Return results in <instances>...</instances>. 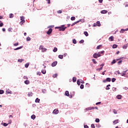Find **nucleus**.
<instances>
[{
	"instance_id": "nucleus-5",
	"label": "nucleus",
	"mask_w": 128,
	"mask_h": 128,
	"mask_svg": "<svg viewBox=\"0 0 128 128\" xmlns=\"http://www.w3.org/2000/svg\"><path fill=\"white\" fill-rule=\"evenodd\" d=\"M126 72H128V70L122 72V73H120L121 76H126Z\"/></svg>"
},
{
	"instance_id": "nucleus-21",
	"label": "nucleus",
	"mask_w": 128,
	"mask_h": 128,
	"mask_svg": "<svg viewBox=\"0 0 128 128\" xmlns=\"http://www.w3.org/2000/svg\"><path fill=\"white\" fill-rule=\"evenodd\" d=\"M58 58H60V60H62V58H64V55H59Z\"/></svg>"
},
{
	"instance_id": "nucleus-1",
	"label": "nucleus",
	"mask_w": 128,
	"mask_h": 128,
	"mask_svg": "<svg viewBox=\"0 0 128 128\" xmlns=\"http://www.w3.org/2000/svg\"><path fill=\"white\" fill-rule=\"evenodd\" d=\"M39 50H42V52H46V48H44L43 46H40L39 48Z\"/></svg>"
},
{
	"instance_id": "nucleus-32",
	"label": "nucleus",
	"mask_w": 128,
	"mask_h": 128,
	"mask_svg": "<svg viewBox=\"0 0 128 128\" xmlns=\"http://www.w3.org/2000/svg\"><path fill=\"white\" fill-rule=\"evenodd\" d=\"M116 60H114L111 62V64H116Z\"/></svg>"
},
{
	"instance_id": "nucleus-57",
	"label": "nucleus",
	"mask_w": 128,
	"mask_h": 128,
	"mask_svg": "<svg viewBox=\"0 0 128 128\" xmlns=\"http://www.w3.org/2000/svg\"><path fill=\"white\" fill-rule=\"evenodd\" d=\"M18 42H17V43H16V44H14V46H18Z\"/></svg>"
},
{
	"instance_id": "nucleus-56",
	"label": "nucleus",
	"mask_w": 128,
	"mask_h": 128,
	"mask_svg": "<svg viewBox=\"0 0 128 128\" xmlns=\"http://www.w3.org/2000/svg\"><path fill=\"white\" fill-rule=\"evenodd\" d=\"M80 80V82L81 84H84V82L82 80Z\"/></svg>"
},
{
	"instance_id": "nucleus-49",
	"label": "nucleus",
	"mask_w": 128,
	"mask_h": 128,
	"mask_svg": "<svg viewBox=\"0 0 128 128\" xmlns=\"http://www.w3.org/2000/svg\"><path fill=\"white\" fill-rule=\"evenodd\" d=\"M102 47V45H99L96 47L97 50H100V48Z\"/></svg>"
},
{
	"instance_id": "nucleus-23",
	"label": "nucleus",
	"mask_w": 128,
	"mask_h": 128,
	"mask_svg": "<svg viewBox=\"0 0 128 128\" xmlns=\"http://www.w3.org/2000/svg\"><path fill=\"white\" fill-rule=\"evenodd\" d=\"M53 52H58V48H54L53 50Z\"/></svg>"
},
{
	"instance_id": "nucleus-43",
	"label": "nucleus",
	"mask_w": 128,
	"mask_h": 128,
	"mask_svg": "<svg viewBox=\"0 0 128 128\" xmlns=\"http://www.w3.org/2000/svg\"><path fill=\"white\" fill-rule=\"evenodd\" d=\"M23 60H22V59H18V62H23Z\"/></svg>"
},
{
	"instance_id": "nucleus-27",
	"label": "nucleus",
	"mask_w": 128,
	"mask_h": 128,
	"mask_svg": "<svg viewBox=\"0 0 128 128\" xmlns=\"http://www.w3.org/2000/svg\"><path fill=\"white\" fill-rule=\"evenodd\" d=\"M118 48V45L116 44H114L113 46H112V48Z\"/></svg>"
},
{
	"instance_id": "nucleus-62",
	"label": "nucleus",
	"mask_w": 128,
	"mask_h": 128,
	"mask_svg": "<svg viewBox=\"0 0 128 128\" xmlns=\"http://www.w3.org/2000/svg\"><path fill=\"white\" fill-rule=\"evenodd\" d=\"M62 12L60 10L58 11V14H62Z\"/></svg>"
},
{
	"instance_id": "nucleus-22",
	"label": "nucleus",
	"mask_w": 128,
	"mask_h": 128,
	"mask_svg": "<svg viewBox=\"0 0 128 128\" xmlns=\"http://www.w3.org/2000/svg\"><path fill=\"white\" fill-rule=\"evenodd\" d=\"M24 84H30V81H28V80H25Z\"/></svg>"
},
{
	"instance_id": "nucleus-51",
	"label": "nucleus",
	"mask_w": 128,
	"mask_h": 128,
	"mask_svg": "<svg viewBox=\"0 0 128 128\" xmlns=\"http://www.w3.org/2000/svg\"><path fill=\"white\" fill-rule=\"evenodd\" d=\"M26 40H27V42H30V38L28 37L26 38Z\"/></svg>"
},
{
	"instance_id": "nucleus-33",
	"label": "nucleus",
	"mask_w": 128,
	"mask_h": 128,
	"mask_svg": "<svg viewBox=\"0 0 128 128\" xmlns=\"http://www.w3.org/2000/svg\"><path fill=\"white\" fill-rule=\"evenodd\" d=\"M96 24H97L98 26H100V21H98L96 22Z\"/></svg>"
},
{
	"instance_id": "nucleus-41",
	"label": "nucleus",
	"mask_w": 128,
	"mask_h": 128,
	"mask_svg": "<svg viewBox=\"0 0 128 128\" xmlns=\"http://www.w3.org/2000/svg\"><path fill=\"white\" fill-rule=\"evenodd\" d=\"M3 126H8V124L4 123Z\"/></svg>"
},
{
	"instance_id": "nucleus-31",
	"label": "nucleus",
	"mask_w": 128,
	"mask_h": 128,
	"mask_svg": "<svg viewBox=\"0 0 128 128\" xmlns=\"http://www.w3.org/2000/svg\"><path fill=\"white\" fill-rule=\"evenodd\" d=\"M24 22H26V20H21V22H20V24H24Z\"/></svg>"
},
{
	"instance_id": "nucleus-38",
	"label": "nucleus",
	"mask_w": 128,
	"mask_h": 128,
	"mask_svg": "<svg viewBox=\"0 0 128 128\" xmlns=\"http://www.w3.org/2000/svg\"><path fill=\"white\" fill-rule=\"evenodd\" d=\"M72 42L73 44H76V39H74L72 40Z\"/></svg>"
},
{
	"instance_id": "nucleus-42",
	"label": "nucleus",
	"mask_w": 128,
	"mask_h": 128,
	"mask_svg": "<svg viewBox=\"0 0 128 128\" xmlns=\"http://www.w3.org/2000/svg\"><path fill=\"white\" fill-rule=\"evenodd\" d=\"M20 20H21V21L22 20H24V16H20Z\"/></svg>"
},
{
	"instance_id": "nucleus-14",
	"label": "nucleus",
	"mask_w": 128,
	"mask_h": 128,
	"mask_svg": "<svg viewBox=\"0 0 128 128\" xmlns=\"http://www.w3.org/2000/svg\"><path fill=\"white\" fill-rule=\"evenodd\" d=\"M23 46H20V47H18L14 49V50H20V48H22Z\"/></svg>"
},
{
	"instance_id": "nucleus-60",
	"label": "nucleus",
	"mask_w": 128,
	"mask_h": 128,
	"mask_svg": "<svg viewBox=\"0 0 128 128\" xmlns=\"http://www.w3.org/2000/svg\"><path fill=\"white\" fill-rule=\"evenodd\" d=\"M126 8H128V2H126V6H125Z\"/></svg>"
},
{
	"instance_id": "nucleus-64",
	"label": "nucleus",
	"mask_w": 128,
	"mask_h": 128,
	"mask_svg": "<svg viewBox=\"0 0 128 128\" xmlns=\"http://www.w3.org/2000/svg\"><path fill=\"white\" fill-rule=\"evenodd\" d=\"M84 128H88V125H85V126H84Z\"/></svg>"
},
{
	"instance_id": "nucleus-55",
	"label": "nucleus",
	"mask_w": 128,
	"mask_h": 128,
	"mask_svg": "<svg viewBox=\"0 0 128 128\" xmlns=\"http://www.w3.org/2000/svg\"><path fill=\"white\" fill-rule=\"evenodd\" d=\"M56 76H58V74H56L53 75V78H56Z\"/></svg>"
},
{
	"instance_id": "nucleus-25",
	"label": "nucleus",
	"mask_w": 128,
	"mask_h": 128,
	"mask_svg": "<svg viewBox=\"0 0 128 128\" xmlns=\"http://www.w3.org/2000/svg\"><path fill=\"white\" fill-rule=\"evenodd\" d=\"M108 86H110V84H108L106 88V90H110V88Z\"/></svg>"
},
{
	"instance_id": "nucleus-7",
	"label": "nucleus",
	"mask_w": 128,
	"mask_h": 128,
	"mask_svg": "<svg viewBox=\"0 0 128 128\" xmlns=\"http://www.w3.org/2000/svg\"><path fill=\"white\" fill-rule=\"evenodd\" d=\"M58 64V62H54L52 64V66H56Z\"/></svg>"
},
{
	"instance_id": "nucleus-40",
	"label": "nucleus",
	"mask_w": 128,
	"mask_h": 128,
	"mask_svg": "<svg viewBox=\"0 0 128 128\" xmlns=\"http://www.w3.org/2000/svg\"><path fill=\"white\" fill-rule=\"evenodd\" d=\"M71 20H76V17L72 16L70 18Z\"/></svg>"
},
{
	"instance_id": "nucleus-19",
	"label": "nucleus",
	"mask_w": 128,
	"mask_h": 128,
	"mask_svg": "<svg viewBox=\"0 0 128 128\" xmlns=\"http://www.w3.org/2000/svg\"><path fill=\"white\" fill-rule=\"evenodd\" d=\"M72 82H76V78L73 77V78H72Z\"/></svg>"
},
{
	"instance_id": "nucleus-12",
	"label": "nucleus",
	"mask_w": 128,
	"mask_h": 128,
	"mask_svg": "<svg viewBox=\"0 0 128 128\" xmlns=\"http://www.w3.org/2000/svg\"><path fill=\"white\" fill-rule=\"evenodd\" d=\"M113 124H118V120H116L113 122Z\"/></svg>"
},
{
	"instance_id": "nucleus-45",
	"label": "nucleus",
	"mask_w": 128,
	"mask_h": 128,
	"mask_svg": "<svg viewBox=\"0 0 128 128\" xmlns=\"http://www.w3.org/2000/svg\"><path fill=\"white\" fill-rule=\"evenodd\" d=\"M97 56H98V58H100V56H101L100 52H98L97 54Z\"/></svg>"
},
{
	"instance_id": "nucleus-52",
	"label": "nucleus",
	"mask_w": 128,
	"mask_h": 128,
	"mask_svg": "<svg viewBox=\"0 0 128 128\" xmlns=\"http://www.w3.org/2000/svg\"><path fill=\"white\" fill-rule=\"evenodd\" d=\"M42 92H43V94H46V90H42Z\"/></svg>"
},
{
	"instance_id": "nucleus-17",
	"label": "nucleus",
	"mask_w": 128,
	"mask_h": 128,
	"mask_svg": "<svg viewBox=\"0 0 128 128\" xmlns=\"http://www.w3.org/2000/svg\"><path fill=\"white\" fill-rule=\"evenodd\" d=\"M65 96H70V93L68 92V91H66Z\"/></svg>"
},
{
	"instance_id": "nucleus-10",
	"label": "nucleus",
	"mask_w": 128,
	"mask_h": 128,
	"mask_svg": "<svg viewBox=\"0 0 128 128\" xmlns=\"http://www.w3.org/2000/svg\"><path fill=\"white\" fill-rule=\"evenodd\" d=\"M53 114H58V110H54L53 111Z\"/></svg>"
},
{
	"instance_id": "nucleus-47",
	"label": "nucleus",
	"mask_w": 128,
	"mask_h": 128,
	"mask_svg": "<svg viewBox=\"0 0 128 128\" xmlns=\"http://www.w3.org/2000/svg\"><path fill=\"white\" fill-rule=\"evenodd\" d=\"M96 122H100V119L99 118H96L95 120Z\"/></svg>"
},
{
	"instance_id": "nucleus-44",
	"label": "nucleus",
	"mask_w": 128,
	"mask_h": 128,
	"mask_svg": "<svg viewBox=\"0 0 128 128\" xmlns=\"http://www.w3.org/2000/svg\"><path fill=\"white\" fill-rule=\"evenodd\" d=\"M113 112L115 114H118V112H116V110H114Z\"/></svg>"
},
{
	"instance_id": "nucleus-2",
	"label": "nucleus",
	"mask_w": 128,
	"mask_h": 128,
	"mask_svg": "<svg viewBox=\"0 0 128 128\" xmlns=\"http://www.w3.org/2000/svg\"><path fill=\"white\" fill-rule=\"evenodd\" d=\"M84 22V19H80L79 20L74 22V23H73L72 24V26H74V24H78V22Z\"/></svg>"
},
{
	"instance_id": "nucleus-24",
	"label": "nucleus",
	"mask_w": 128,
	"mask_h": 128,
	"mask_svg": "<svg viewBox=\"0 0 128 128\" xmlns=\"http://www.w3.org/2000/svg\"><path fill=\"white\" fill-rule=\"evenodd\" d=\"M77 84L80 86V80H77Z\"/></svg>"
},
{
	"instance_id": "nucleus-4",
	"label": "nucleus",
	"mask_w": 128,
	"mask_h": 128,
	"mask_svg": "<svg viewBox=\"0 0 128 128\" xmlns=\"http://www.w3.org/2000/svg\"><path fill=\"white\" fill-rule=\"evenodd\" d=\"M110 80H112L110 79V78H106V80H103V82H110Z\"/></svg>"
},
{
	"instance_id": "nucleus-46",
	"label": "nucleus",
	"mask_w": 128,
	"mask_h": 128,
	"mask_svg": "<svg viewBox=\"0 0 128 128\" xmlns=\"http://www.w3.org/2000/svg\"><path fill=\"white\" fill-rule=\"evenodd\" d=\"M54 25H52V26H50L48 27V28H54Z\"/></svg>"
},
{
	"instance_id": "nucleus-20",
	"label": "nucleus",
	"mask_w": 128,
	"mask_h": 128,
	"mask_svg": "<svg viewBox=\"0 0 128 128\" xmlns=\"http://www.w3.org/2000/svg\"><path fill=\"white\" fill-rule=\"evenodd\" d=\"M28 96H32V92H28Z\"/></svg>"
},
{
	"instance_id": "nucleus-63",
	"label": "nucleus",
	"mask_w": 128,
	"mask_h": 128,
	"mask_svg": "<svg viewBox=\"0 0 128 128\" xmlns=\"http://www.w3.org/2000/svg\"><path fill=\"white\" fill-rule=\"evenodd\" d=\"M124 90H127L128 89V87H124Z\"/></svg>"
},
{
	"instance_id": "nucleus-59",
	"label": "nucleus",
	"mask_w": 128,
	"mask_h": 128,
	"mask_svg": "<svg viewBox=\"0 0 128 128\" xmlns=\"http://www.w3.org/2000/svg\"><path fill=\"white\" fill-rule=\"evenodd\" d=\"M24 126H25V128H26V126H28V124L26 123H24Z\"/></svg>"
},
{
	"instance_id": "nucleus-54",
	"label": "nucleus",
	"mask_w": 128,
	"mask_h": 128,
	"mask_svg": "<svg viewBox=\"0 0 128 128\" xmlns=\"http://www.w3.org/2000/svg\"><path fill=\"white\" fill-rule=\"evenodd\" d=\"M91 128H96V126H94V124H92Z\"/></svg>"
},
{
	"instance_id": "nucleus-3",
	"label": "nucleus",
	"mask_w": 128,
	"mask_h": 128,
	"mask_svg": "<svg viewBox=\"0 0 128 128\" xmlns=\"http://www.w3.org/2000/svg\"><path fill=\"white\" fill-rule=\"evenodd\" d=\"M66 27H64V25H62L60 27L59 30H62V32H64L66 30Z\"/></svg>"
},
{
	"instance_id": "nucleus-35",
	"label": "nucleus",
	"mask_w": 128,
	"mask_h": 128,
	"mask_svg": "<svg viewBox=\"0 0 128 128\" xmlns=\"http://www.w3.org/2000/svg\"><path fill=\"white\" fill-rule=\"evenodd\" d=\"M84 88V84H82L80 86V88H81V90H83Z\"/></svg>"
},
{
	"instance_id": "nucleus-30",
	"label": "nucleus",
	"mask_w": 128,
	"mask_h": 128,
	"mask_svg": "<svg viewBox=\"0 0 128 128\" xmlns=\"http://www.w3.org/2000/svg\"><path fill=\"white\" fill-rule=\"evenodd\" d=\"M31 118H32V120H34V118H36V116L34 114H33L31 116Z\"/></svg>"
},
{
	"instance_id": "nucleus-36",
	"label": "nucleus",
	"mask_w": 128,
	"mask_h": 128,
	"mask_svg": "<svg viewBox=\"0 0 128 128\" xmlns=\"http://www.w3.org/2000/svg\"><path fill=\"white\" fill-rule=\"evenodd\" d=\"M10 18H14V14H10Z\"/></svg>"
},
{
	"instance_id": "nucleus-53",
	"label": "nucleus",
	"mask_w": 128,
	"mask_h": 128,
	"mask_svg": "<svg viewBox=\"0 0 128 128\" xmlns=\"http://www.w3.org/2000/svg\"><path fill=\"white\" fill-rule=\"evenodd\" d=\"M80 44H84V40H81L80 42Z\"/></svg>"
},
{
	"instance_id": "nucleus-37",
	"label": "nucleus",
	"mask_w": 128,
	"mask_h": 128,
	"mask_svg": "<svg viewBox=\"0 0 128 128\" xmlns=\"http://www.w3.org/2000/svg\"><path fill=\"white\" fill-rule=\"evenodd\" d=\"M92 62H94V64H98V62H96V60L92 59Z\"/></svg>"
},
{
	"instance_id": "nucleus-18",
	"label": "nucleus",
	"mask_w": 128,
	"mask_h": 128,
	"mask_svg": "<svg viewBox=\"0 0 128 128\" xmlns=\"http://www.w3.org/2000/svg\"><path fill=\"white\" fill-rule=\"evenodd\" d=\"M42 74H46V70H42Z\"/></svg>"
},
{
	"instance_id": "nucleus-11",
	"label": "nucleus",
	"mask_w": 128,
	"mask_h": 128,
	"mask_svg": "<svg viewBox=\"0 0 128 128\" xmlns=\"http://www.w3.org/2000/svg\"><path fill=\"white\" fill-rule=\"evenodd\" d=\"M122 95H118L116 96V98H118V100H122Z\"/></svg>"
},
{
	"instance_id": "nucleus-61",
	"label": "nucleus",
	"mask_w": 128,
	"mask_h": 128,
	"mask_svg": "<svg viewBox=\"0 0 128 128\" xmlns=\"http://www.w3.org/2000/svg\"><path fill=\"white\" fill-rule=\"evenodd\" d=\"M46 0L48 4H50V0Z\"/></svg>"
},
{
	"instance_id": "nucleus-9",
	"label": "nucleus",
	"mask_w": 128,
	"mask_h": 128,
	"mask_svg": "<svg viewBox=\"0 0 128 128\" xmlns=\"http://www.w3.org/2000/svg\"><path fill=\"white\" fill-rule=\"evenodd\" d=\"M93 58H98V56L96 53H94L93 55Z\"/></svg>"
},
{
	"instance_id": "nucleus-34",
	"label": "nucleus",
	"mask_w": 128,
	"mask_h": 128,
	"mask_svg": "<svg viewBox=\"0 0 128 128\" xmlns=\"http://www.w3.org/2000/svg\"><path fill=\"white\" fill-rule=\"evenodd\" d=\"M126 32L124 29H122L120 31V34H124V32Z\"/></svg>"
},
{
	"instance_id": "nucleus-8",
	"label": "nucleus",
	"mask_w": 128,
	"mask_h": 128,
	"mask_svg": "<svg viewBox=\"0 0 128 128\" xmlns=\"http://www.w3.org/2000/svg\"><path fill=\"white\" fill-rule=\"evenodd\" d=\"M100 13L102 14H108V10H102L100 12Z\"/></svg>"
},
{
	"instance_id": "nucleus-28",
	"label": "nucleus",
	"mask_w": 128,
	"mask_h": 128,
	"mask_svg": "<svg viewBox=\"0 0 128 128\" xmlns=\"http://www.w3.org/2000/svg\"><path fill=\"white\" fill-rule=\"evenodd\" d=\"M40 100L38 98H36L35 100V102H40Z\"/></svg>"
},
{
	"instance_id": "nucleus-58",
	"label": "nucleus",
	"mask_w": 128,
	"mask_h": 128,
	"mask_svg": "<svg viewBox=\"0 0 128 128\" xmlns=\"http://www.w3.org/2000/svg\"><path fill=\"white\" fill-rule=\"evenodd\" d=\"M8 32H12V28H8Z\"/></svg>"
},
{
	"instance_id": "nucleus-50",
	"label": "nucleus",
	"mask_w": 128,
	"mask_h": 128,
	"mask_svg": "<svg viewBox=\"0 0 128 128\" xmlns=\"http://www.w3.org/2000/svg\"><path fill=\"white\" fill-rule=\"evenodd\" d=\"M116 78H112V82H116Z\"/></svg>"
},
{
	"instance_id": "nucleus-39",
	"label": "nucleus",
	"mask_w": 128,
	"mask_h": 128,
	"mask_svg": "<svg viewBox=\"0 0 128 128\" xmlns=\"http://www.w3.org/2000/svg\"><path fill=\"white\" fill-rule=\"evenodd\" d=\"M4 93V90H0V94H2Z\"/></svg>"
},
{
	"instance_id": "nucleus-29",
	"label": "nucleus",
	"mask_w": 128,
	"mask_h": 128,
	"mask_svg": "<svg viewBox=\"0 0 128 128\" xmlns=\"http://www.w3.org/2000/svg\"><path fill=\"white\" fill-rule=\"evenodd\" d=\"M84 34L86 36H88V33L86 32H84Z\"/></svg>"
},
{
	"instance_id": "nucleus-15",
	"label": "nucleus",
	"mask_w": 128,
	"mask_h": 128,
	"mask_svg": "<svg viewBox=\"0 0 128 128\" xmlns=\"http://www.w3.org/2000/svg\"><path fill=\"white\" fill-rule=\"evenodd\" d=\"M6 94H12V91L9 90L8 89L6 90Z\"/></svg>"
},
{
	"instance_id": "nucleus-6",
	"label": "nucleus",
	"mask_w": 128,
	"mask_h": 128,
	"mask_svg": "<svg viewBox=\"0 0 128 128\" xmlns=\"http://www.w3.org/2000/svg\"><path fill=\"white\" fill-rule=\"evenodd\" d=\"M52 32V29L50 28L48 30L46 34H50Z\"/></svg>"
},
{
	"instance_id": "nucleus-48",
	"label": "nucleus",
	"mask_w": 128,
	"mask_h": 128,
	"mask_svg": "<svg viewBox=\"0 0 128 128\" xmlns=\"http://www.w3.org/2000/svg\"><path fill=\"white\" fill-rule=\"evenodd\" d=\"M92 110L91 108H86V110Z\"/></svg>"
},
{
	"instance_id": "nucleus-16",
	"label": "nucleus",
	"mask_w": 128,
	"mask_h": 128,
	"mask_svg": "<svg viewBox=\"0 0 128 128\" xmlns=\"http://www.w3.org/2000/svg\"><path fill=\"white\" fill-rule=\"evenodd\" d=\"M108 40H110V42H112L114 40V37L112 36H110Z\"/></svg>"
},
{
	"instance_id": "nucleus-26",
	"label": "nucleus",
	"mask_w": 128,
	"mask_h": 128,
	"mask_svg": "<svg viewBox=\"0 0 128 128\" xmlns=\"http://www.w3.org/2000/svg\"><path fill=\"white\" fill-rule=\"evenodd\" d=\"M28 66H30V63L28 62L25 64V68H28Z\"/></svg>"
},
{
	"instance_id": "nucleus-13",
	"label": "nucleus",
	"mask_w": 128,
	"mask_h": 128,
	"mask_svg": "<svg viewBox=\"0 0 128 128\" xmlns=\"http://www.w3.org/2000/svg\"><path fill=\"white\" fill-rule=\"evenodd\" d=\"M128 44L124 45L123 46H122V48H124V50H126V48H128Z\"/></svg>"
}]
</instances>
